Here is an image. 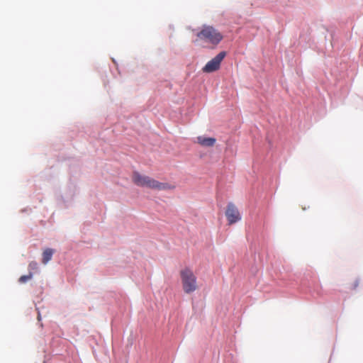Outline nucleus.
Masks as SVG:
<instances>
[{
  "instance_id": "423d86ee",
  "label": "nucleus",
  "mask_w": 363,
  "mask_h": 363,
  "mask_svg": "<svg viewBox=\"0 0 363 363\" xmlns=\"http://www.w3.org/2000/svg\"><path fill=\"white\" fill-rule=\"evenodd\" d=\"M197 142L199 145L203 147H213L215 145L216 140L214 138L199 136L197 138Z\"/></svg>"
},
{
  "instance_id": "0eeeda50",
  "label": "nucleus",
  "mask_w": 363,
  "mask_h": 363,
  "mask_svg": "<svg viewBox=\"0 0 363 363\" xmlns=\"http://www.w3.org/2000/svg\"><path fill=\"white\" fill-rule=\"evenodd\" d=\"M53 253H54V250L52 249H51V248L45 249L43 252L42 262L44 264H46L50 260H51Z\"/></svg>"
},
{
  "instance_id": "f03ea898",
  "label": "nucleus",
  "mask_w": 363,
  "mask_h": 363,
  "mask_svg": "<svg viewBox=\"0 0 363 363\" xmlns=\"http://www.w3.org/2000/svg\"><path fill=\"white\" fill-rule=\"evenodd\" d=\"M196 36L197 38L194 41L195 43H199V41H204L213 45H217L223 38L220 32L209 26H203L201 30L197 33Z\"/></svg>"
},
{
  "instance_id": "1a4fd4ad",
  "label": "nucleus",
  "mask_w": 363,
  "mask_h": 363,
  "mask_svg": "<svg viewBox=\"0 0 363 363\" xmlns=\"http://www.w3.org/2000/svg\"><path fill=\"white\" fill-rule=\"evenodd\" d=\"M38 268V263L36 262H31L28 264V270L29 272L36 271Z\"/></svg>"
},
{
  "instance_id": "20e7f679",
  "label": "nucleus",
  "mask_w": 363,
  "mask_h": 363,
  "mask_svg": "<svg viewBox=\"0 0 363 363\" xmlns=\"http://www.w3.org/2000/svg\"><path fill=\"white\" fill-rule=\"evenodd\" d=\"M226 55L225 51L219 52L215 57L208 61L206 65L202 68L204 73H211L220 69V63Z\"/></svg>"
},
{
  "instance_id": "39448f33",
  "label": "nucleus",
  "mask_w": 363,
  "mask_h": 363,
  "mask_svg": "<svg viewBox=\"0 0 363 363\" xmlns=\"http://www.w3.org/2000/svg\"><path fill=\"white\" fill-rule=\"evenodd\" d=\"M225 216L229 225L234 224L241 220L240 213L236 206L233 203H229L227 205Z\"/></svg>"
},
{
  "instance_id": "f257e3e1",
  "label": "nucleus",
  "mask_w": 363,
  "mask_h": 363,
  "mask_svg": "<svg viewBox=\"0 0 363 363\" xmlns=\"http://www.w3.org/2000/svg\"><path fill=\"white\" fill-rule=\"evenodd\" d=\"M132 180L137 186L158 191L174 189L175 188V186L174 185L168 183L160 182L148 176L140 174L138 172H134L133 173Z\"/></svg>"
},
{
  "instance_id": "7ed1b4c3",
  "label": "nucleus",
  "mask_w": 363,
  "mask_h": 363,
  "mask_svg": "<svg viewBox=\"0 0 363 363\" xmlns=\"http://www.w3.org/2000/svg\"><path fill=\"white\" fill-rule=\"evenodd\" d=\"M184 291L186 294H190L196 291L197 289L196 277L193 272L188 269H184L180 272Z\"/></svg>"
},
{
  "instance_id": "9d476101",
  "label": "nucleus",
  "mask_w": 363,
  "mask_h": 363,
  "mask_svg": "<svg viewBox=\"0 0 363 363\" xmlns=\"http://www.w3.org/2000/svg\"><path fill=\"white\" fill-rule=\"evenodd\" d=\"M360 284V280L359 279H355L352 284H351V286H350V289L351 290H355L357 289V287L359 286Z\"/></svg>"
},
{
  "instance_id": "6e6552de",
  "label": "nucleus",
  "mask_w": 363,
  "mask_h": 363,
  "mask_svg": "<svg viewBox=\"0 0 363 363\" xmlns=\"http://www.w3.org/2000/svg\"><path fill=\"white\" fill-rule=\"evenodd\" d=\"M33 277V272H29V274L28 275H23L21 276L19 279H18V281L21 284H23V283H26L28 281H29L30 279H31Z\"/></svg>"
}]
</instances>
